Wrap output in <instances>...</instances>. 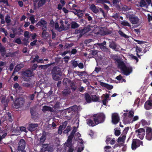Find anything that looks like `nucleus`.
<instances>
[{"label":"nucleus","mask_w":152,"mask_h":152,"mask_svg":"<svg viewBox=\"0 0 152 152\" xmlns=\"http://www.w3.org/2000/svg\"><path fill=\"white\" fill-rule=\"evenodd\" d=\"M118 67L120 69L125 75L128 76L132 72V69L131 66L127 67L123 61L118 58H114Z\"/></svg>","instance_id":"f257e3e1"},{"label":"nucleus","mask_w":152,"mask_h":152,"mask_svg":"<svg viewBox=\"0 0 152 152\" xmlns=\"http://www.w3.org/2000/svg\"><path fill=\"white\" fill-rule=\"evenodd\" d=\"M51 73L53 78L55 80H59V76L61 75V68L57 66H55L52 70Z\"/></svg>","instance_id":"f03ea898"},{"label":"nucleus","mask_w":152,"mask_h":152,"mask_svg":"<svg viewBox=\"0 0 152 152\" xmlns=\"http://www.w3.org/2000/svg\"><path fill=\"white\" fill-rule=\"evenodd\" d=\"M93 119L96 124L103 123L105 121V116L103 113L94 114L93 115Z\"/></svg>","instance_id":"7ed1b4c3"},{"label":"nucleus","mask_w":152,"mask_h":152,"mask_svg":"<svg viewBox=\"0 0 152 152\" xmlns=\"http://www.w3.org/2000/svg\"><path fill=\"white\" fill-rule=\"evenodd\" d=\"M128 18L130 22L133 24H137L139 22V19L138 17L133 14H128L126 15Z\"/></svg>","instance_id":"20e7f679"},{"label":"nucleus","mask_w":152,"mask_h":152,"mask_svg":"<svg viewBox=\"0 0 152 152\" xmlns=\"http://www.w3.org/2000/svg\"><path fill=\"white\" fill-rule=\"evenodd\" d=\"M140 145L142 146H143L142 141L138 139H134L132 141V150H134L140 147Z\"/></svg>","instance_id":"39448f33"},{"label":"nucleus","mask_w":152,"mask_h":152,"mask_svg":"<svg viewBox=\"0 0 152 152\" xmlns=\"http://www.w3.org/2000/svg\"><path fill=\"white\" fill-rule=\"evenodd\" d=\"M135 132L137 134V137L141 140H142L143 139L145 134V131L143 128H141L136 130Z\"/></svg>","instance_id":"423d86ee"},{"label":"nucleus","mask_w":152,"mask_h":152,"mask_svg":"<svg viewBox=\"0 0 152 152\" xmlns=\"http://www.w3.org/2000/svg\"><path fill=\"white\" fill-rule=\"evenodd\" d=\"M26 142L23 139H20L18 143V149L19 152H22L26 146Z\"/></svg>","instance_id":"0eeeda50"},{"label":"nucleus","mask_w":152,"mask_h":152,"mask_svg":"<svg viewBox=\"0 0 152 152\" xmlns=\"http://www.w3.org/2000/svg\"><path fill=\"white\" fill-rule=\"evenodd\" d=\"M24 103V101L23 99L21 98L17 99L14 103V106L16 109L21 107Z\"/></svg>","instance_id":"6e6552de"},{"label":"nucleus","mask_w":152,"mask_h":152,"mask_svg":"<svg viewBox=\"0 0 152 152\" xmlns=\"http://www.w3.org/2000/svg\"><path fill=\"white\" fill-rule=\"evenodd\" d=\"M47 23L46 21L42 19L40 21H39L36 25L37 27L38 26H42V30L43 31L47 30Z\"/></svg>","instance_id":"1a4fd4ad"},{"label":"nucleus","mask_w":152,"mask_h":152,"mask_svg":"<svg viewBox=\"0 0 152 152\" xmlns=\"http://www.w3.org/2000/svg\"><path fill=\"white\" fill-rule=\"evenodd\" d=\"M146 138L148 140L152 139V129L149 127H146Z\"/></svg>","instance_id":"9d476101"},{"label":"nucleus","mask_w":152,"mask_h":152,"mask_svg":"<svg viewBox=\"0 0 152 152\" xmlns=\"http://www.w3.org/2000/svg\"><path fill=\"white\" fill-rule=\"evenodd\" d=\"M41 150L44 152H52L53 150V147L49 146L47 144H44Z\"/></svg>","instance_id":"9b49d317"},{"label":"nucleus","mask_w":152,"mask_h":152,"mask_svg":"<svg viewBox=\"0 0 152 152\" xmlns=\"http://www.w3.org/2000/svg\"><path fill=\"white\" fill-rule=\"evenodd\" d=\"M38 125L37 124H29L27 127V129L30 132H33L38 127Z\"/></svg>","instance_id":"f8f14e48"},{"label":"nucleus","mask_w":152,"mask_h":152,"mask_svg":"<svg viewBox=\"0 0 152 152\" xmlns=\"http://www.w3.org/2000/svg\"><path fill=\"white\" fill-rule=\"evenodd\" d=\"M120 118L117 113H114L112 116V123L115 124H117L119 121Z\"/></svg>","instance_id":"ddd939ff"},{"label":"nucleus","mask_w":152,"mask_h":152,"mask_svg":"<svg viewBox=\"0 0 152 152\" xmlns=\"http://www.w3.org/2000/svg\"><path fill=\"white\" fill-rule=\"evenodd\" d=\"M144 107L147 110L152 109V99L147 100L145 103Z\"/></svg>","instance_id":"4468645a"},{"label":"nucleus","mask_w":152,"mask_h":152,"mask_svg":"<svg viewBox=\"0 0 152 152\" xmlns=\"http://www.w3.org/2000/svg\"><path fill=\"white\" fill-rule=\"evenodd\" d=\"M75 34H79L77 35L79 38H81L85 34L83 28H79L78 29H76L75 31Z\"/></svg>","instance_id":"2eb2a0df"},{"label":"nucleus","mask_w":152,"mask_h":152,"mask_svg":"<svg viewBox=\"0 0 152 152\" xmlns=\"http://www.w3.org/2000/svg\"><path fill=\"white\" fill-rule=\"evenodd\" d=\"M100 85L102 87L106 88L108 90H111L112 89L113 87L112 85L103 82H100Z\"/></svg>","instance_id":"dca6fc26"},{"label":"nucleus","mask_w":152,"mask_h":152,"mask_svg":"<svg viewBox=\"0 0 152 152\" xmlns=\"http://www.w3.org/2000/svg\"><path fill=\"white\" fill-rule=\"evenodd\" d=\"M30 112L31 114V117L32 118H36L37 117L38 114L37 112L33 108H31L30 109Z\"/></svg>","instance_id":"f3484780"},{"label":"nucleus","mask_w":152,"mask_h":152,"mask_svg":"<svg viewBox=\"0 0 152 152\" xmlns=\"http://www.w3.org/2000/svg\"><path fill=\"white\" fill-rule=\"evenodd\" d=\"M85 99L88 103H90L92 102L91 98L89 94L86 93L84 94Z\"/></svg>","instance_id":"a211bd4d"},{"label":"nucleus","mask_w":152,"mask_h":152,"mask_svg":"<svg viewBox=\"0 0 152 152\" xmlns=\"http://www.w3.org/2000/svg\"><path fill=\"white\" fill-rule=\"evenodd\" d=\"M90 9L94 13H97L99 12V10L98 8H97L94 4H92L91 5Z\"/></svg>","instance_id":"6ab92c4d"},{"label":"nucleus","mask_w":152,"mask_h":152,"mask_svg":"<svg viewBox=\"0 0 152 152\" xmlns=\"http://www.w3.org/2000/svg\"><path fill=\"white\" fill-rule=\"evenodd\" d=\"M92 119H88L87 120L86 123L89 126H94L97 124L94 122V121Z\"/></svg>","instance_id":"aec40b11"},{"label":"nucleus","mask_w":152,"mask_h":152,"mask_svg":"<svg viewBox=\"0 0 152 152\" xmlns=\"http://www.w3.org/2000/svg\"><path fill=\"white\" fill-rule=\"evenodd\" d=\"M126 137V135L124 134V135L121 134V135L118 138L117 140L118 142H124L125 140Z\"/></svg>","instance_id":"412c9836"},{"label":"nucleus","mask_w":152,"mask_h":152,"mask_svg":"<svg viewBox=\"0 0 152 152\" xmlns=\"http://www.w3.org/2000/svg\"><path fill=\"white\" fill-rule=\"evenodd\" d=\"M1 102L4 104V110H6V108L8 105V102L7 100H6V97H3L2 98Z\"/></svg>","instance_id":"4be33fe9"},{"label":"nucleus","mask_w":152,"mask_h":152,"mask_svg":"<svg viewBox=\"0 0 152 152\" xmlns=\"http://www.w3.org/2000/svg\"><path fill=\"white\" fill-rule=\"evenodd\" d=\"M42 110L43 111H50L51 112H54V110L52 107L48 106H44L43 107Z\"/></svg>","instance_id":"5701e85b"},{"label":"nucleus","mask_w":152,"mask_h":152,"mask_svg":"<svg viewBox=\"0 0 152 152\" xmlns=\"http://www.w3.org/2000/svg\"><path fill=\"white\" fill-rule=\"evenodd\" d=\"M73 137L74 136L71 134H70V135H69L68 136V139L67 140V142L66 144V145L67 146H69L71 144Z\"/></svg>","instance_id":"b1692460"},{"label":"nucleus","mask_w":152,"mask_h":152,"mask_svg":"<svg viewBox=\"0 0 152 152\" xmlns=\"http://www.w3.org/2000/svg\"><path fill=\"white\" fill-rule=\"evenodd\" d=\"M32 73L30 70H27L23 73V75L26 77H30L33 75Z\"/></svg>","instance_id":"393cba45"},{"label":"nucleus","mask_w":152,"mask_h":152,"mask_svg":"<svg viewBox=\"0 0 152 152\" xmlns=\"http://www.w3.org/2000/svg\"><path fill=\"white\" fill-rule=\"evenodd\" d=\"M23 64H18L15 66L14 70V72H17L23 67Z\"/></svg>","instance_id":"a878e982"},{"label":"nucleus","mask_w":152,"mask_h":152,"mask_svg":"<svg viewBox=\"0 0 152 152\" xmlns=\"http://www.w3.org/2000/svg\"><path fill=\"white\" fill-rule=\"evenodd\" d=\"M55 64L54 62L50 63L49 64H46L44 65H41L39 66V68H41V69H46L48 67L50 66L51 65H53Z\"/></svg>","instance_id":"bb28decb"},{"label":"nucleus","mask_w":152,"mask_h":152,"mask_svg":"<svg viewBox=\"0 0 152 152\" xmlns=\"http://www.w3.org/2000/svg\"><path fill=\"white\" fill-rule=\"evenodd\" d=\"M112 32L111 31L108 30L105 31L103 30H101L99 31L100 34L102 35H105L107 34H110Z\"/></svg>","instance_id":"cd10ccee"},{"label":"nucleus","mask_w":152,"mask_h":152,"mask_svg":"<svg viewBox=\"0 0 152 152\" xmlns=\"http://www.w3.org/2000/svg\"><path fill=\"white\" fill-rule=\"evenodd\" d=\"M109 47L112 49L116 50L117 48V45L116 43L113 41L109 45Z\"/></svg>","instance_id":"c85d7f7f"},{"label":"nucleus","mask_w":152,"mask_h":152,"mask_svg":"<svg viewBox=\"0 0 152 152\" xmlns=\"http://www.w3.org/2000/svg\"><path fill=\"white\" fill-rule=\"evenodd\" d=\"M92 102H101V100H99V96H97L96 95H92L91 96Z\"/></svg>","instance_id":"c756f323"},{"label":"nucleus","mask_w":152,"mask_h":152,"mask_svg":"<svg viewBox=\"0 0 152 152\" xmlns=\"http://www.w3.org/2000/svg\"><path fill=\"white\" fill-rule=\"evenodd\" d=\"M46 0H40L38 3V7L39 8L44 5L46 3Z\"/></svg>","instance_id":"7c9ffc66"},{"label":"nucleus","mask_w":152,"mask_h":152,"mask_svg":"<svg viewBox=\"0 0 152 152\" xmlns=\"http://www.w3.org/2000/svg\"><path fill=\"white\" fill-rule=\"evenodd\" d=\"M121 24L124 26H127L130 28H131L130 24L126 20H124L121 21Z\"/></svg>","instance_id":"2f4dec72"},{"label":"nucleus","mask_w":152,"mask_h":152,"mask_svg":"<svg viewBox=\"0 0 152 152\" xmlns=\"http://www.w3.org/2000/svg\"><path fill=\"white\" fill-rule=\"evenodd\" d=\"M62 93L64 96H66L70 94V91L69 90L65 89L62 91Z\"/></svg>","instance_id":"473e14b6"},{"label":"nucleus","mask_w":152,"mask_h":152,"mask_svg":"<svg viewBox=\"0 0 152 152\" xmlns=\"http://www.w3.org/2000/svg\"><path fill=\"white\" fill-rule=\"evenodd\" d=\"M83 29L85 34L90 31L91 30V28L89 25H88L86 27H84Z\"/></svg>","instance_id":"72a5a7b5"},{"label":"nucleus","mask_w":152,"mask_h":152,"mask_svg":"<svg viewBox=\"0 0 152 152\" xmlns=\"http://www.w3.org/2000/svg\"><path fill=\"white\" fill-rule=\"evenodd\" d=\"M98 45L99 46L100 48L103 51H107L108 50V49L107 48L106 46L102 45L101 44H98Z\"/></svg>","instance_id":"f704fd0d"},{"label":"nucleus","mask_w":152,"mask_h":152,"mask_svg":"<svg viewBox=\"0 0 152 152\" xmlns=\"http://www.w3.org/2000/svg\"><path fill=\"white\" fill-rule=\"evenodd\" d=\"M69 110L75 111L77 110V106L76 105L71 106L68 108Z\"/></svg>","instance_id":"c9c22d12"},{"label":"nucleus","mask_w":152,"mask_h":152,"mask_svg":"<svg viewBox=\"0 0 152 152\" xmlns=\"http://www.w3.org/2000/svg\"><path fill=\"white\" fill-rule=\"evenodd\" d=\"M10 17L8 14H7L5 18L6 22L7 23H9L11 22V20L10 19Z\"/></svg>","instance_id":"e433bc0d"},{"label":"nucleus","mask_w":152,"mask_h":152,"mask_svg":"<svg viewBox=\"0 0 152 152\" xmlns=\"http://www.w3.org/2000/svg\"><path fill=\"white\" fill-rule=\"evenodd\" d=\"M46 139V136L44 135H42L40 138V144L43 143L45 141Z\"/></svg>","instance_id":"4c0bfd02"},{"label":"nucleus","mask_w":152,"mask_h":152,"mask_svg":"<svg viewBox=\"0 0 152 152\" xmlns=\"http://www.w3.org/2000/svg\"><path fill=\"white\" fill-rule=\"evenodd\" d=\"M119 34L121 35V37H124L127 38H128V36L125 34L121 30H119L118 31Z\"/></svg>","instance_id":"58836bf2"},{"label":"nucleus","mask_w":152,"mask_h":152,"mask_svg":"<svg viewBox=\"0 0 152 152\" xmlns=\"http://www.w3.org/2000/svg\"><path fill=\"white\" fill-rule=\"evenodd\" d=\"M71 130V127L70 126H68L66 127V129L64 130L63 132V133L64 134H68V133Z\"/></svg>","instance_id":"ea45409f"},{"label":"nucleus","mask_w":152,"mask_h":152,"mask_svg":"<svg viewBox=\"0 0 152 152\" xmlns=\"http://www.w3.org/2000/svg\"><path fill=\"white\" fill-rule=\"evenodd\" d=\"M79 26V24L75 22L73 23L71 25V28L74 29L77 28Z\"/></svg>","instance_id":"a19ab883"},{"label":"nucleus","mask_w":152,"mask_h":152,"mask_svg":"<svg viewBox=\"0 0 152 152\" xmlns=\"http://www.w3.org/2000/svg\"><path fill=\"white\" fill-rule=\"evenodd\" d=\"M141 122L142 125L144 126L145 125H149L150 124V122H147V121L145 120H142Z\"/></svg>","instance_id":"79ce46f5"},{"label":"nucleus","mask_w":152,"mask_h":152,"mask_svg":"<svg viewBox=\"0 0 152 152\" xmlns=\"http://www.w3.org/2000/svg\"><path fill=\"white\" fill-rule=\"evenodd\" d=\"M73 10H75V11H71V12L74 13L75 15H76L77 16H79V14L77 13H79L81 12V11L80 10H78L76 9L75 8L73 9Z\"/></svg>","instance_id":"37998d69"},{"label":"nucleus","mask_w":152,"mask_h":152,"mask_svg":"<svg viewBox=\"0 0 152 152\" xmlns=\"http://www.w3.org/2000/svg\"><path fill=\"white\" fill-rule=\"evenodd\" d=\"M136 51L137 52V55L138 57L140 58V56L139 55L138 53L142 51V49L139 47L136 46Z\"/></svg>","instance_id":"c03bdc74"},{"label":"nucleus","mask_w":152,"mask_h":152,"mask_svg":"<svg viewBox=\"0 0 152 152\" xmlns=\"http://www.w3.org/2000/svg\"><path fill=\"white\" fill-rule=\"evenodd\" d=\"M71 88L72 91H75L76 89V86L75 83L74 82H72L71 83L70 86Z\"/></svg>","instance_id":"a18cd8bd"},{"label":"nucleus","mask_w":152,"mask_h":152,"mask_svg":"<svg viewBox=\"0 0 152 152\" xmlns=\"http://www.w3.org/2000/svg\"><path fill=\"white\" fill-rule=\"evenodd\" d=\"M0 52L2 55L3 53L5 52V48L1 45V44L0 43Z\"/></svg>","instance_id":"49530a36"},{"label":"nucleus","mask_w":152,"mask_h":152,"mask_svg":"<svg viewBox=\"0 0 152 152\" xmlns=\"http://www.w3.org/2000/svg\"><path fill=\"white\" fill-rule=\"evenodd\" d=\"M7 115L8 117L9 121L10 122H12L13 121L12 115L9 112H8L7 113Z\"/></svg>","instance_id":"de8ad7c7"},{"label":"nucleus","mask_w":152,"mask_h":152,"mask_svg":"<svg viewBox=\"0 0 152 152\" xmlns=\"http://www.w3.org/2000/svg\"><path fill=\"white\" fill-rule=\"evenodd\" d=\"M134 112L133 110H130L128 114V117L130 118L133 117L134 116Z\"/></svg>","instance_id":"09e8293b"},{"label":"nucleus","mask_w":152,"mask_h":152,"mask_svg":"<svg viewBox=\"0 0 152 152\" xmlns=\"http://www.w3.org/2000/svg\"><path fill=\"white\" fill-rule=\"evenodd\" d=\"M146 5V3L145 2V0H141L140 3V6L141 7H144Z\"/></svg>","instance_id":"8fccbe9b"},{"label":"nucleus","mask_w":152,"mask_h":152,"mask_svg":"<svg viewBox=\"0 0 152 152\" xmlns=\"http://www.w3.org/2000/svg\"><path fill=\"white\" fill-rule=\"evenodd\" d=\"M97 2L99 3L104 4V3H109L110 2L108 0H97Z\"/></svg>","instance_id":"3c124183"},{"label":"nucleus","mask_w":152,"mask_h":152,"mask_svg":"<svg viewBox=\"0 0 152 152\" xmlns=\"http://www.w3.org/2000/svg\"><path fill=\"white\" fill-rule=\"evenodd\" d=\"M67 122L65 121L61 125H60L59 126H61V128L64 130L66 128L67 125Z\"/></svg>","instance_id":"603ef678"},{"label":"nucleus","mask_w":152,"mask_h":152,"mask_svg":"<svg viewBox=\"0 0 152 152\" xmlns=\"http://www.w3.org/2000/svg\"><path fill=\"white\" fill-rule=\"evenodd\" d=\"M60 107V102H57L56 104L53 106V108L54 109L59 108Z\"/></svg>","instance_id":"864d4df0"},{"label":"nucleus","mask_w":152,"mask_h":152,"mask_svg":"<svg viewBox=\"0 0 152 152\" xmlns=\"http://www.w3.org/2000/svg\"><path fill=\"white\" fill-rule=\"evenodd\" d=\"M72 64L73 66L74 67H77V65H78V64L77 63V61L75 60L72 61Z\"/></svg>","instance_id":"5fc2aeb1"},{"label":"nucleus","mask_w":152,"mask_h":152,"mask_svg":"<svg viewBox=\"0 0 152 152\" xmlns=\"http://www.w3.org/2000/svg\"><path fill=\"white\" fill-rule=\"evenodd\" d=\"M76 131H77L76 127L75 126H74L73 127V129L71 132V134L73 136H74L76 132Z\"/></svg>","instance_id":"6e6d98bb"},{"label":"nucleus","mask_w":152,"mask_h":152,"mask_svg":"<svg viewBox=\"0 0 152 152\" xmlns=\"http://www.w3.org/2000/svg\"><path fill=\"white\" fill-rule=\"evenodd\" d=\"M85 73V71L80 72L78 71H76V73L79 76H82L83 74Z\"/></svg>","instance_id":"4d7b16f0"},{"label":"nucleus","mask_w":152,"mask_h":152,"mask_svg":"<svg viewBox=\"0 0 152 152\" xmlns=\"http://www.w3.org/2000/svg\"><path fill=\"white\" fill-rule=\"evenodd\" d=\"M130 57L132 59H133L136 60V63H137V62L138 61V59L137 58V57L136 56H135L133 55L132 54H131L130 55Z\"/></svg>","instance_id":"13d9d810"},{"label":"nucleus","mask_w":152,"mask_h":152,"mask_svg":"<svg viewBox=\"0 0 152 152\" xmlns=\"http://www.w3.org/2000/svg\"><path fill=\"white\" fill-rule=\"evenodd\" d=\"M30 20L31 21L32 24H34V23L35 18H34V16L33 15L31 16L30 18Z\"/></svg>","instance_id":"bf43d9fd"},{"label":"nucleus","mask_w":152,"mask_h":152,"mask_svg":"<svg viewBox=\"0 0 152 152\" xmlns=\"http://www.w3.org/2000/svg\"><path fill=\"white\" fill-rule=\"evenodd\" d=\"M130 9L126 6H124L122 7V10L124 11H126L130 10Z\"/></svg>","instance_id":"052dcab7"},{"label":"nucleus","mask_w":152,"mask_h":152,"mask_svg":"<svg viewBox=\"0 0 152 152\" xmlns=\"http://www.w3.org/2000/svg\"><path fill=\"white\" fill-rule=\"evenodd\" d=\"M14 42L18 44H21L22 43L21 41L20 38H17L15 40Z\"/></svg>","instance_id":"680f3d73"},{"label":"nucleus","mask_w":152,"mask_h":152,"mask_svg":"<svg viewBox=\"0 0 152 152\" xmlns=\"http://www.w3.org/2000/svg\"><path fill=\"white\" fill-rule=\"evenodd\" d=\"M24 37L27 38H29L30 37L29 36V32L28 31H25L24 33Z\"/></svg>","instance_id":"e2e57ef3"},{"label":"nucleus","mask_w":152,"mask_h":152,"mask_svg":"<svg viewBox=\"0 0 152 152\" xmlns=\"http://www.w3.org/2000/svg\"><path fill=\"white\" fill-rule=\"evenodd\" d=\"M63 129L61 128V126H59V128L58 130V133L59 134H61L63 132Z\"/></svg>","instance_id":"0e129e2a"},{"label":"nucleus","mask_w":152,"mask_h":152,"mask_svg":"<svg viewBox=\"0 0 152 152\" xmlns=\"http://www.w3.org/2000/svg\"><path fill=\"white\" fill-rule=\"evenodd\" d=\"M121 133L120 130H116L115 131V134L117 136H119Z\"/></svg>","instance_id":"69168bd1"},{"label":"nucleus","mask_w":152,"mask_h":152,"mask_svg":"<svg viewBox=\"0 0 152 152\" xmlns=\"http://www.w3.org/2000/svg\"><path fill=\"white\" fill-rule=\"evenodd\" d=\"M145 115L147 117H150L151 116V113L148 111H147L145 112Z\"/></svg>","instance_id":"338daca9"},{"label":"nucleus","mask_w":152,"mask_h":152,"mask_svg":"<svg viewBox=\"0 0 152 152\" xmlns=\"http://www.w3.org/2000/svg\"><path fill=\"white\" fill-rule=\"evenodd\" d=\"M112 17L115 19H117L119 17V14L118 13H116L115 14L113 15Z\"/></svg>","instance_id":"774afa93"}]
</instances>
